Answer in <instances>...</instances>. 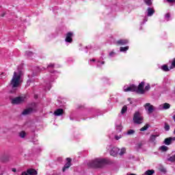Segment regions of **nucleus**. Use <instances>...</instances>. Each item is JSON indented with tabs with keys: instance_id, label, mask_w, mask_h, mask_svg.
Masks as SVG:
<instances>
[{
	"instance_id": "45",
	"label": "nucleus",
	"mask_w": 175,
	"mask_h": 175,
	"mask_svg": "<svg viewBox=\"0 0 175 175\" xmlns=\"http://www.w3.org/2000/svg\"><path fill=\"white\" fill-rule=\"evenodd\" d=\"M174 140H175V137H174Z\"/></svg>"
},
{
	"instance_id": "34",
	"label": "nucleus",
	"mask_w": 175,
	"mask_h": 175,
	"mask_svg": "<svg viewBox=\"0 0 175 175\" xmlns=\"http://www.w3.org/2000/svg\"><path fill=\"white\" fill-rule=\"evenodd\" d=\"M116 129H117V131H118V132H121V129H122V126H118L116 127Z\"/></svg>"
},
{
	"instance_id": "22",
	"label": "nucleus",
	"mask_w": 175,
	"mask_h": 175,
	"mask_svg": "<svg viewBox=\"0 0 175 175\" xmlns=\"http://www.w3.org/2000/svg\"><path fill=\"white\" fill-rule=\"evenodd\" d=\"M128 50H129V46H124V47H122L121 46L120 48V51H121L122 53H125V51H128Z\"/></svg>"
},
{
	"instance_id": "2",
	"label": "nucleus",
	"mask_w": 175,
	"mask_h": 175,
	"mask_svg": "<svg viewBox=\"0 0 175 175\" xmlns=\"http://www.w3.org/2000/svg\"><path fill=\"white\" fill-rule=\"evenodd\" d=\"M21 83H23V72L20 70L15 71L11 79L10 85L12 88H17L20 87Z\"/></svg>"
},
{
	"instance_id": "26",
	"label": "nucleus",
	"mask_w": 175,
	"mask_h": 175,
	"mask_svg": "<svg viewBox=\"0 0 175 175\" xmlns=\"http://www.w3.org/2000/svg\"><path fill=\"white\" fill-rule=\"evenodd\" d=\"M164 129H165V131H170V126L167 123H165Z\"/></svg>"
},
{
	"instance_id": "15",
	"label": "nucleus",
	"mask_w": 175,
	"mask_h": 175,
	"mask_svg": "<svg viewBox=\"0 0 175 175\" xmlns=\"http://www.w3.org/2000/svg\"><path fill=\"white\" fill-rule=\"evenodd\" d=\"M159 137V135H152L149 138V142L150 143H155V140H157V137Z\"/></svg>"
},
{
	"instance_id": "7",
	"label": "nucleus",
	"mask_w": 175,
	"mask_h": 175,
	"mask_svg": "<svg viewBox=\"0 0 175 175\" xmlns=\"http://www.w3.org/2000/svg\"><path fill=\"white\" fill-rule=\"evenodd\" d=\"M73 33L68 32L66 35L65 42L67 43H72L73 42Z\"/></svg>"
},
{
	"instance_id": "31",
	"label": "nucleus",
	"mask_w": 175,
	"mask_h": 175,
	"mask_svg": "<svg viewBox=\"0 0 175 175\" xmlns=\"http://www.w3.org/2000/svg\"><path fill=\"white\" fill-rule=\"evenodd\" d=\"M173 68H175V59H174V60L172 61L170 69H173Z\"/></svg>"
},
{
	"instance_id": "13",
	"label": "nucleus",
	"mask_w": 175,
	"mask_h": 175,
	"mask_svg": "<svg viewBox=\"0 0 175 175\" xmlns=\"http://www.w3.org/2000/svg\"><path fill=\"white\" fill-rule=\"evenodd\" d=\"M62 114H64V109H57L54 111V116H56L57 117L62 116Z\"/></svg>"
},
{
	"instance_id": "21",
	"label": "nucleus",
	"mask_w": 175,
	"mask_h": 175,
	"mask_svg": "<svg viewBox=\"0 0 175 175\" xmlns=\"http://www.w3.org/2000/svg\"><path fill=\"white\" fill-rule=\"evenodd\" d=\"M159 150L163 152H165L169 150V148L166 146H162L159 148Z\"/></svg>"
},
{
	"instance_id": "14",
	"label": "nucleus",
	"mask_w": 175,
	"mask_h": 175,
	"mask_svg": "<svg viewBox=\"0 0 175 175\" xmlns=\"http://www.w3.org/2000/svg\"><path fill=\"white\" fill-rule=\"evenodd\" d=\"M33 111V109H32V108H28V109H25V110L23 111L22 114H23V116H27V115H28V114H31V113H32Z\"/></svg>"
},
{
	"instance_id": "3",
	"label": "nucleus",
	"mask_w": 175,
	"mask_h": 175,
	"mask_svg": "<svg viewBox=\"0 0 175 175\" xmlns=\"http://www.w3.org/2000/svg\"><path fill=\"white\" fill-rule=\"evenodd\" d=\"M106 159L97 158L90 161L88 166L89 167H103L105 165H106Z\"/></svg>"
},
{
	"instance_id": "35",
	"label": "nucleus",
	"mask_w": 175,
	"mask_h": 175,
	"mask_svg": "<svg viewBox=\"0 0 175 175\" xmlns=\"http://www.w3.org/2000/svg\"><path fill=\"white\" fill-rule=\"evenodd\" d=\"M68 169H69L68 167H66V165H64V167H63V169H62V171H63L64 172H66V170H68Z\"/></svg>"
},
{
	"instance_id": "1",
	"label": "nucleus",
	"mask_w": 175,
	"mask_h": 175,
	"mask_svg": "<svg viewBox=\"0 0 175 175\" xmlns=\"http://www.w3.org/2000/svg\"><path fill=\"white\" fill-rule=\"evenodd\" d=\"M144 85H146V83L142 81L139 84L138 87L133 85L131 86H124L123 90L124 92H129V91H131L132 92H135L137 94H144L145 92H148L151 88L150 84H147L145 86V88Z\"/></svg>"
},
{
	"instance_id": "6",
	"label": "nucleus",
	"mask_w": 175,
	"mask_h": 175,
	"mask_svg": "<svg viewBox=\"0 0 175 175\" xmlns=\"http://www.w3.org/2000/svg\"><path fill=\"white\" fill-rule=\"evenodd\" d=\"M145 110L148 113V114H151L152 111H154V106L151 105L150 103H147L144 105Z\"/></svg>"
},
{
	"instance_id": "30",
	"label": "nucleus",
	"mask_w": 175,
	"mask_h": 175,
	"mask_svg": "<svg viewBox=\"0 0 175 175\" xmlns=\"http://www.w3.org/2000/svg\"><path fill=\"white\" fill-rule=\"evenodd\" d=\"M141 147H143V143L139 142L136 145V148H140Z\"/></svg>"
},
{
	"instance_id": "8",
	"label": "nucleus",
	"mask_w": 175,
	"mask_h": 175,
	"mask_svg": "<svg viewBox=\"0 0 175 175\" xmlns=\"http://www.w3.org/2000/svg\"><path fill=\"white\" fill-rule=\"evenodd\" d=\"M120 152V148L118 147H113L110 151V155L112 157H117V154Z\"/></svg>"
},
{
	"instance_id": "42",
	"label": "nucleus",
	"mask_w": 175,
	"mask_h": 175,
	"mask_svg": "<svg viewBox=\"0 0 175 175\" xmlns=\"http://www.w3.org/2000/svg\"><path fill=\"white\" fill-rule=\"evenodd\" d=\"M90 61H92L93 62H95V59H90Z\"/></svg>"
},
{
	"instance_id": "18",
	"label": "nucleus",
	"mask_w": 175,
	"mask_h": 175,
	"mask_svg": "<svg viewBox=\"0 0 175 175\" xmlns=\"http://www.w3.org/2000/svg\"><path fill=\"white\" fill-rule=\"evenodd\" d=\"M155 173V171L154 170H148L146 171L142 175H152Z\"/></svg>"
},
{
	"instance_id": "37",
	"label": "nucleus",
	"mask_w": 175,
	"mask_h": 175,
	"mask_svg": "<svg viewBox=\"0 0 175 175\" xmlns=\"http://www.w3.org/2000/svg\"><path fill=\"white\" fill-rule=\"evenodd\" d=\"M167 2H169L170 3H173L175 2V0H167Z\"/></svg>"
},
{
	"instance_id": "32",
	"label": "nucleus",
	"mask_w": 175,
	"mask_h": 175,
	"mask_svg": "<svg viewBox=\"0 0 175 175\" xmlns=\"http://www.w3.org/2000/svg\"><path fill=\"white\" fill-rule=\"evenodd\" d=\"M165 18L167 21H169V18H170V14H166Z\"/></svg>"
},
{
	"instance_id": "11",
	"label": "nucleus",
	"mask_w": 175,
	"mask_h": 175,
	"mask_svg": "<svg viewBox=\"0 0 175 175\" xmlns=\"http://www.w3.org/2000/svg\"><path fill=\"white\" fill-rule=\"evenodd\" d=\"M154 13H155V10H154V8H148L147 9V16H148V17H151V16H152V14H154Z\"/></svg>"
},
{
	"instance_id": "36",
	"label": "nucleus",
	"mask_w": 175,
	"mask_h": 175,
	"mask_svg": "<svg viewBox=\"0 0 175 175\" xmlns=\"http://www.w3.org/2000/svg\"><path fill=\"white\" fill-rule=\"evenodd\" d=\"M122 136L121 135H116L115 139L116 140H120L121 139Z\"/></svg>"
},
{
	"instance_id": "9",
	"label": "nucleus",
	"mask_w": 175,
	"mask_h": 175,
	"mask_svg": "<svg viewBox=\"0 0 175 175\" xmlns=\"http://www.w3.org/2000/svg\"><path fill=\"white\" fill-rule=\"evenodd\" d=\"M170 109V104L165 103L159 106V110H167Z\"/></svg>"
},
{
	"instance_id": "33",
	"label": "nucleus",
	"mask_w": 175,
	"mask_h": 175,
	"mask_svg": "<svg viewBox=\"0 0 175 175\" xmlns=\"http://www.w3.org/2000/svg\"><path fill=\"white\" fill-rule=\"evenodd\" d=\"M116 56V52H111L109 53V57H115Z\"/></svg>"
},
{
	"instance_id": "4",
	"label": "nucleus",
	"mask_w": 175,
	"mask_h": 175,
	"mask_svg": "<svg viewBox=\"0 0 175 175\" xmlns=\"http://www.w3.org/2000/svg\"><path fill=\"white\" fill-rule=\"evenodd\" d=\"M133 120L134 122V124H143V116H142V113H140V112L139 111H136L134 113Z\"/></svg>"
},
{
	"instance_id": "16",
	"label": "nucleus",
	"mask_w": 175,
	"mask_h": 175,
	"mask_svg": "<svg viewBox=\"0 0 175 175\" xmlns=\"http://www.w3.org/2000/svg\"><path fill=\"white\" fill-rule=\"evenodd\" d=\"M27 173L29 175H37L38 172L35 170L34 169H29L27 170Z\"/></svg>"
},
{
	"instance_id": "19",
	"label": "nucleus",
	"mask_w": 175,
	"mask_h": 175,
	"mask_svg": "<svg viewBox=\"0 0 175 175\" xmlns=\"http://www.w3.org/2000/svg\"><path fill=\"white\" fill-rule=\"evenodd\" d=\"M161 69L163 70V72H169L170 70V67H167V65H163L161 66Z\"/></svg>"
},
{
	"instance_id": "24",
	"label": "nucleus",
	"mask_w": 175,
	"mask_h": 175,
	"mask_svg": "<svg viewBox=\"0 0 175 175\" xmlns=\"http://www.w3.org/2000/svg\"><path fill=\"white\" fill-rule=\"evenodd\" d=\"M148 128H150V125L146 124L144 127L140 129V131L144 132V131H147V129H148Z\"/></svg>"
},
{
	"instance_id": "23",
	"label": "nucleus",
	"mask_w": 175,
	"mask_h": 175,
	"mask_svg": "<svg viewBox=\"0 0 175 175\" xmlns=\"http://www.w3.org/2000/svg\"><path fill=\"white\" fill-rule=\"evenodd\" d=\"M27 136V133L25 131H21L19 133V137H21V139H24Z\"/></svg>"
},
{
	"instance_id": "5",
	"label": "nucleus",
	"mask_w": 175,
	"mask_h": 175,
	"mask_svg": "<svg viewBox=\"0 0 175 175\" xmlns=\"http://www.w3.org/2000/svg\"><path fill=\"white\" fill-rule=\"evenodd\" d=\"M11 102L12 105H21L25 102V96H20L12 98Z\"/></svg>"
},
{
	"instance_id": "17",
	"label": "nucleus",
	"mask_w": 175,
	"mask_h": 175,
	"mask_svg": "<svg viewBox=\"0 0 175 175\" xmlns=\"http://www.w3.org/2000/svg\"><path fill=\"white\" fill-rule=\"evenodd\" d=\"M118 154L119 155H120V157H122V155H124V154H126V148H122L121 149H120Z\"/></svg>"
},
{
	"instance_id": "25",
	"label": "nucleus",
	"mask_w": 175,
	"mask_h": 175,
	"mask_svg": "<svg viewBox=\"0 0 175 175\" xmlns=\"http://www.w3.org/2000/svg\"><path fill=\"white\" fill-rule=\"evenodd\" d=\"M128 110V107L126 105H124L121 110V114H125V112L127 111Z\"/></svg>"
},
{
	"instance_id": "44",
	"label": "nucleus",
	"mask_w": 175,
	"mask_h": 175,
	"mask_svg": "<svg viewBox=\"0 0 175 175\" xmlns=\"http://www.w3.org/2000/svg\"><path fill=\"white\" fill-rule=\"evenodd\" d=\"M3 16H5V14H2L1 16L3 17Z\"/></svg>"
},
{
	"instance_id": "27",
	"label": "nucleus",
	"mask_w": 175,
	"mask_h": 175,
	"mask_svg": "<svg viewBox=\"0 0 175 175\" xmlns=\"http://www.w3.org/2000/svg\"><path fill=\"white\" fill-rule=\"evenodd\" d=\"M102 65H105V62L104 61H103V62L98 61V64H97V67L100 68L102 66Z\"/></svg>"
},
{
	"instance_id": "28",
	"label": "nucleus",
	"mask_w": 175,
	"mask_h": 175,
	"mask_svg": "<svg viewBox=\"0 0 175 175\" xmlns=\"http://www.w3.org/2000/svg\"><path fill=\"white\" fill-rule=\"evenodd\" d=\"M144 2L148 5V6H151V5H152L151 0H144Z\"/></svg>"
},
{
	"instance_id": "41",
	"label": "nucleus",
	"mask_w": 175,
	"mask_h": 175,
	"mask_svg": "<svg viewBox=\"0 0 175 175\" xmlns=\"http://www.w3.org/2000/svg\"><path fill=\"white\" fill-rule=\"evenodd\" d=\"M12 172H14V173H16V172H17V170H16V168H12Z\"/></svg>"
},
{
	"instance_id": "10",
	"label": "nucleus",
	"mask_w": 175,
	"mask_h": 175,
	"mask_svg": "<svg viewBox=\"0 0 175 175\" xmlns=\"http://www.w3.org/2000/svg\"><path fill=\"white\" fill-rule=\"evenodd\" d=\"M173 140H174V138H173V137L166 138L164 140V144H165V146H170V144H172V142H173Z\"/></svg>"
},
{
	"instance_id": "20",
	"label": "nucleus",
	"mask_w": 175,
	"mask_h": 175,
	"mask_svg": "<svg viewBox=\"0 0 175 175\" xmlns=\"http://www.w3.org/2000/svg\"><path fill=\"white\" fill-rule=\"evenodd\" d=\"M66 160H67V163L64 165V166H66V167L70 168L71 165H72L70 163V162H72V159H70V158H67Z\"/></svg>"
},
{
	"instance_id": "12",
	"label": "nucleus",
	"mask_w": 175,
	"mask_h": 175,
	"mask_svg": "<svg viewBox=\"0 0 175 175\" xmlns=\"http://www.w3.org/2000/svg\"><path fill=\"white\" fill-rule=\"evenodd\" d=\"M118 46H124V44H127L129 43L128 40H119L116 42Z\"/></svg>"
},
{
	"instance_id": "39",
	"label": "nucleus",
	"mask_w": 175,
	"mask_h": 175,
	"mask_svg": "<svg viewBox=\"0 0 175 175\" xmlns=\"http://www.w3.org/2000/svg\"><path fill=\"white\" fill-rule=\"evenodd\" d=\"M21 175H29V174H28L27 171L23 172Z\"/></svg>"
},
{
	"instance_id": "43",
	"label": "nucleus",
	"mask_w": 175,
	"mask_h": 175,
	"mask_svg": "<svg viewBox=\"0 0 175 175\" xmlns=\"http://www.w3.org/2000/svg\"><path fill=\"white\" fill-rule=\"evenodd\" d=\"M173 120H174V121L175 122V115L173 116Z\"/></svg>"
},
{
	"instance_id": "38",
	"label": "nucleus",
	"mask_w": 175,
	"mask_h": 175,
	"mask_svg": "<svg viewBox=\"0 0 175 175\" xmlns=\"http://www.w3.org/2000/svg\"><path fill=\"white\" fill-rule=\"evenodd\" d=\"M148 21V18L145 17L144 19V23H147Z\"/></svg>"
},
{
	"instance_id": "40",
	"label": "nucleus",
	"mask_w": 175,
	"mask_h": 175,
	"mask_svg": "<svg viewBox=\"0 0 175 175\" xmlns=\"http://www.w3.org/2000/svg\"><path fill=\"white\" fill-rule=\"evenodd\" d=\"M53 66H54V64H50L48 66V68H53Z\"/></svg>"
},
{
	"instance_id": "29",
	"label": "nucleus",
	"mask_w": 175,
	"mask_h": 175,
	"mask_svg": "<svg viewBox=\"0 0 175 175\" xmlns=\"http://www.w3.org/2000/svg\"><path fill=\"white\" fill-rule=\"evenodd\" d=\"M133 133H135V131L134 130H129L127 132V135H133Z\"/></svg>"
}]
</instances>
